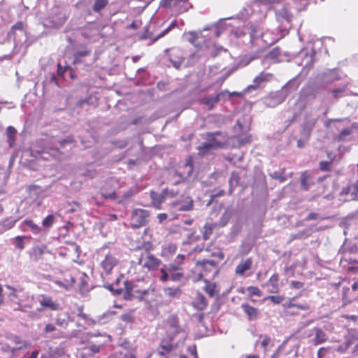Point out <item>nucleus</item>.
Here are the masks:
<instances>
[{
    "label": "nucleus",
    "mask_w": 358,
    "mask_h": 358,
    "mask_svg": "<svg viewBox=\"0 0 358 358\" xmlns=\"http://www.w3.org/2000/svg\"><path fill=\"white\" fill-rule=\"evenodd\" d=\"M331 164V161H321L319 164V168L321 171H330Z\"/></svg>",
    "instance_id": "56"
},
{
    "label": "nucleus",
    "mask_w": 358,
    "mask_h": 358,
    "mask_svg": "<svg viewBox=\"0 0 358 358\" xmlns=\"http://www.w3.org/2000/svg\"><path fill=\"white\" fill-rule=\"evenodd\" d=\"M103 287L111 292L114 296H119L123 293V298L125 300H131L134 298L141 299L148 294V289H138L137 286L131 281L125 280L123 275L117 278L115 283H106Z\"/></svg>",
    "instance_id": "2"
},
{
    "label": "nucleus",
    "mask_w": 358,
    "mask_h": 358,
    "mask_svg": "<svg viewBox=\"0 0 358 358\" xmlns=\"http://www.w3.org/2000/svg\"><path fill=\"white\" fill-rule=\"evenodd\" d=\"M301 80L299 75L289 80L282 87L280 91L286 92L287 90L294 91L299 87Z\"/></svg>",
    "instance_id": "27"
},
{
    "label": "nucleus",
    "mask_w": 358,
    "mask_h": 358,
    "mask_svg": "<svg viewBox=\"0 0 358 358\" xmlns=\"http://www.w3.org/2000/svg\"><path fill=\"white\" fill-rule=\"evenodd\" d=\"M161 348L164 350V352H162V354L165 352H169L171 351L173 346L171 344L167 343L165 341H162L161 343Z\"/></svg>",
    "instance_id": "61"
},
{
    "label": "nucleus",
    "mask_w": 358,
    "mask_h": 358,
    "mask_svg": "<svg viewBox=\"0 0 358 358\" xmlns=\"http://www.w3.org/2000/svg\"><path fill=\"white\" fill-rule=\"evenodd\" d=\"M162 273L159 279L164 282L169 280L176 282L179 280V267L177 265L170 264L160 269Z\"/></svg>",
    "instance_id": "11"
},
{
    "label": "nucleus",
    "mask_w": 358,
    "mask_h": 358,
    "mask_svg": "<svg viewBox=\"0 0 358 358\" xmlns=\"http://www.w3.org/2000/svg\"><path fill=\"white\" fill-rule=\"evenodd\" d=\"M42 154H45L50 152L51 155L56 157L58 154L60 153L58 148H45L43 150L41 151Z\"/></svg>",
    "instance_id": "54"
},
{
    "label": "nucleus",
    "mask_w": 358,
    "mask_h": 358,
    "mask_svg": "<svg viewBox=\"0 0 358 358\" xmlns=\"http://www.w3.org/2000/svg\"><path fill=\"white\" fill-rule=\"evenodd\" d=\"M101 345L92 344L90 346L85 347L84 350L86 351L85 355H89L90 356H92L95 353H97L100 350ZM81 357L84 358V352H80Z\"/></svg>",
    "instance_id": "42"
},
{
    "label": "nucleus",
    "mask_w": 358,
    "mask_h": 358,
    "mask_svg": "<svg viewBox=\"0 0 358 358\" xmlns=\"http://www.w3.org/2000/svg\"><path fill=\"white\" fill-rule=\"evenodd\" d=\"M279 275L278 273L273 274L268 282L264 287L268 288V292L272 294H276L279 292Z\"/></svg>",
    "instance_id": "21"
},
{
    "label": "nucleus",
    "mask_w": 358,
    "mask_h": 358,
    "mask_svg": "<svg viewBox=\"0 0 358 358\" xmlns=\"http://www.w3.org/2000/svg\"><path fill=\"white\" fill-rule=\"evenodd\" d=\"M221 147V143L217 141L214 142H206L203 143L201 145H200L198 149L199 150V153L202 155H204L208 151L214 148H220Z\"/></svg>",
    "instance_id": "31"
},
{
    "label": "nucleus",
    "mask_w": 358,
    "mask_h": 358,
    "mask_svg": "<svg viewBox=\"0 0 358 358\" xmlns=\"http://www.w3.org/2000/svg\"><path fill=\"white\" fill-rule=\"evenodd\" d=\"M313 183V181L309 178V177L306 176L305 174L301 175V185L304 190H308Z\"/></svg>",
    "instance_id": "47"
},
{
    "label": "nucleus",
    "mask_w": 358,
    "mask_h": 358,
    "mask_svg": "<svg viewBox=\"0 0 358 358\" xmlns=\"http://www.w3.org/2000/svg\"><path fill=\"white\" fill-rule=\"evenodd\" d=\"M180 13L187 12L189 9L192 8L191 3L188 0H180Z\"/></svg>",
    "instance_id": "52"
},
{
    "label": "nucleus",
    "mask_w": 358,
    "mask_h": 358,
    "mask_svg": "<svg viewBox=\"0 0 358 358\" xmlns=\"http://www.w3.org/2000/svg\"><path fill=\"white\" fill-rule=\"evenodd\" d=\"M16 222L17 220L13 217H8L5 219L1 223L3 229L8 230L11 229L15 225Z\"/></svg>",
    "instance_id": "49"
},
{
    "label": "nucleus",
    "mask_w": 358,
    "mask_h": 358,
    "mask_svg": "<svg viewBox=\"0 0 358 358\" xmlns=\"http://www.w3.org/2000/svg\"><path fill=\"white\" fill-rule=\"evenodd\" d=\"M252 265V259L251 258H247L245 260H241L236 267V274L238 275L243 276L245 273L251 268Z\"/></svg>",
    "instance_id": "22"
},
{
    "label": "nucleus",
    "mask_w": 358,
    "mask_h": 358,
    "mask_svg": "<svg viewBox=\"0 0 358 358\" xmlns=\"http://www.w3.org/2000/svg\"><path fill=\"white\" fill-rule=\"evenodd\" d=\"M179 290V288H171V287H167L164 289V292L166 295L173 297L176 296Z\"/></svg>",
    "instance_id": "60"
},
{
    "label": "nucleus",
    "mask_w": 358,
    "mask_h": 358,
    "mask_svg": "<svg viewBox=\"0 0 358 358\" xmlns=\"http://www.w3.org/2000/svg\"><path fill=\"white\" fill-rule=\"evenodd\" d=\"M177 22L176 21L172 22L171 24L167 27L166 29H164L162 32H161L159 35L155 36L152 39V43L160 38L161 37L164 36L172 27H175L176 25Z\"/></svg>",
    "instance_id": "57"
},
{
    "label": "nucleus",
    "mask_w": 358,
    "mask_h": 358,
    "mask_svg": "<svg viewBox=\"0 0 358 358\" xmlns=\"http://www.w3.org/2000/svg\"><path fill=\"white\" fill-rule=\"evenodd\" d=\"M241 308L248 315L249 320H255L257 319L259 312L257 308L250 306L248 303H243Z\"/></svg>",
    "instance_id": "24"
},
{
    "label": "nucleus",
    "mask_w": 358,
    "mask_h": 358,
    "mask_svg": "<svg viewBox=\"0 0 358 358\" xmlns=\"http://www.w3.org/2000/svg\"><path fill=\"white\" fill-rule=\"evenodd\" d=\"M150 213L148 210L141 208H136L132 210L129 224L133 229H138L145 226L149 222Z\"/></svg>",
    "instance_id": "7"
},
{
    "label": "nucleus",
    "mask_w": 358,
    "mask_h": 358,
    "mask_svg": "<svg viewBox=\"0 0 358 358\" xmlns=\"http://www.w3.org/2000/svg\"><path fill=\"white\" fill-rule=\"evenodd\" d=\"M193 208V199L188 196L182 195L180 196V211L190 210Z\"/></svg>",
    "instance_id": "32"
},
{
    "label": "nucleus",
    "mask_w": 358,
    "mask_h": 358,
    "mask_svg": "<svg viewBox=\"0 0 358 358\" xmlns=\"http://www.w3.org/2000/svg\"><path fill=\"white\" fill-rule=\"evenodd\" d=\"M169 189H164L162 193L150 192L152 204L156 209H160L162 203L168 197Z\"/></svg>",
    "instance_id": "18"
},
{
    "label": "nucleus",
    "mask_w": 358,
    "mask_h": 358,
    "mask_svg": "<svg viewBox=\"0 0 358 358\" xmlns=\"http://www.w3.org/2000/svg\"><path fill=\"white\" fill-rule=\"evenodd\" d=\"M348 337L352 340H358V331L355 329H349Z\"/></svg>",
    "instance_id": "63"
},
{
    "label": "nucleus",
    "mask_w": 358,
    "mask_h": 358,
    "mask_svg": "<svg viewBox=\"0 0 358 358\" xmlns=\"http://www.w3.org/2000/svg\"><path fill=\"white\" fill-rule=\"evenodd\" d=\"M206 286L204 287L205 292L210 296L213 297L215 294L216 285L214 283H211L207 280H205Z\"/></svg>",
    "instance_id": "48"
},
{
    "label": "nucleus",
    "mask_w": 358,
    "mask_h": 358,
    "mask_svg": "<svg viewBox=\"0 0 358 358\" xmlns=\"http://www.w3.org/2000/svg\"><path fill=\"white\" fill-rule=\"evenodd\" d=\"M55 284L60 287H63L66 290L71 289L76 283V279L71 275L64 278L63 280H56L54 281Z\"/></svg>",
    "instance_id": "25"
},
{
    "label": "nucleus",
    "mask_w": 358,
    "mask_h": 358,
    "mask_svg": "<svg viewBox=\"0 0 358 358\" xmlns=\"http://www.w3.org/2000/svg\"><path fill=\"white\" fill-rule=\"evenodd\" d=\"M17 130L13 126H8L6 129V136L9 145L12 147L15 140Z\"/></svg>",
    "instance_id": "39"
},
{
    "label": "nucleus",
    "mask_w": 358,
    "mask_h": 358,
    "mask_svg": "<svg viewBox=\"0 0 358 358\" xmlns=\"http://www.w3.org/2000/svg\"><path fill=\"white\" fill-rule=\"evenodd\" d=\"M315 50L313 48H305L301 49L294 57L295 63L303 66L300 74L306 75L313 67L315 62Z\"/></svg>",
    "instance_id": "5"
},
{
    "label": "nucleus",
    "mask_w": 358,
    "mask_h": 358,
    "mask_svg": "<svg viewBox=\"0 0 358 358\" xmlns=\"http://www.w3.org/2000/svg\"><path fill=\"white\" fill-rule=\"evenodd\" d=\"M40 303L43 307L49 308L52 310H56L59 308V304L54 302L50 296L43 295L40 300Z\"/></svg>",
    "instance_id": "29"
},
{
    "label": "nucleus",
    "mask_w": 358,
    "mask_h": 358,
    "mask_svg": "<svg viewBox=\"0 0 358 358\" xmlns=\"http://www.w3.org/2000/svg\"><path fill=\"white\" fill-rule=\"evenodd\" d=\"M113 315V312H106L103 313L101 315L97 316L94 319H90L91 325L104 324L110 320Z\"/></svg>",
    "instance_id": "26"
},
{
    "label": "nucleus",
    "mask_w": 358,
    "mask_h": 358,
    "mask_svg": "<svg viewBox=\"0 0 358 358\" xmlns=\"http://www.w3.org/2000/svg\"><path fill=\"white\" fill-rule=\"evenodd\" d=\"M69 15V13L64 8L55 6L48 11L45 17H41V18L45 27L58 29L66 22Z\"/></svg>",
    "instance_id": "4"
},
{
    "label": "nucleus",
    "mask_w": 358,
    "mask_h": 358,
    "mask_svg": "<svg viewBox=\"0 0 358 358\" xmlns=\"http://www.w3.org/2000/svg\"><path fill=\"white\" fill-rule=\"evenodd\" d=\"M313 331L315 333V336L313 338L315 345H320L327 341V336L321 329L315 327Z\"/></svg>",
    "instance_id": "30"
},
{
    "label": "nucleus",
    "mask_w": 358,
    "mask_h": 358,
    "mask_svg": "<svg viewBox=\"0 0 358 358\" xmlns=\"http://www.w3.org/2000/svg\"><path fill=\"white\" fill-rule=\"evenodd\" d=\"M9 39L14 41L13 53L24 55L27 48L31 45L24 24L18 22L14 24L8 33Z\"/></svg>",
    "instance_id": "3"
},
{
    "label": "nucleus",
    "mask_w": 358,
    "mask_h": 358,
    "mask_svg": "<svg viewBox=\"0 0 358 358\" xmlns=\"http://www.w3.org/2000/svg\"><path fill=\"white\" fill-rule=\"evenodd\" d=\"M340 79L341 76L337 73L335 69H328L318 74L317 76V80L324 84L331 83L336 80H339Z\"/></svg>",
    "instance_id": "16"
},
{
    "label": "nucleus",
    "mask_w": 358,
    "mask_h": 358,
    "mask_svg": "<svg viewBox=\"0 0 358 358\" xmlns=\"http://www.w3.org/2000/svg\"><path fill=\"white\" fill-rule=\"evenodd\" d=\"M28 238L27 236H17L13 239V244L15 248L22 250L24 248V240Z\"/></svg>",
    "instance_id": "44"
},
{
    "label": "nucleus",
    "mask_w": 358,
    "mask_h": 358,
    "mask_svg": "<svg viewBox=\"0 0 358 358\" xmlns=\"http://www.w3.org/2000/svg\"><path fill=\"white\" fill-rule=\"evenodd\" d=\"M119 263V259L116 255L108 252L104 255L103 259L101 261L100 266L106 274L110 273L113 268Z\"/></svg>",
    "instance_id": "13"
},
{
    "label": "nucleus",
    "mask_w": 358,
    "mask_h": 358,
    "mask_svg": "<svg viewBox=\"0 0 358 358\" xmlns=\"http://www.w3.org/2000/svg\"><path fill=\"white\" fill-rule=\"evenodd\" d=\"M262 340L260 341V346L264 348V352L267 350V348L273 345L271 338L267 335H262L260 336Z\"/></svg>",
    "instance_id": "45"
},
{
    "label": "nucleus",
    "mask_w": 358,
    "mask_h": 358,
    "mask_svg": "<svg viewBox=\"0 0 358 358\" xmlns=\"http://www.w3.org/2000/svg\"><path fill=\"white\" fill-rule=\"evenodd\" d=\"M90 53V51L88 50H86V49L77 51L74 54V62L75 63L81 62L82 58L89 55Z\"/></svg>",
    "instance_id": "46"
},
{
    "label": "nucleus",
    "mask_w": 358,
    "mask_h": 358,
    "mask_svg": "<svg viewBox=\"0 0 358 358\" xmlns=\"http://www.w3.org/2000/svg\"><path fill=\"white\" fill-rule=\"evenodd\" d=\"M182 173L187 176H190L193 172V159L192 157H189L185 165L183 166Z\"/></svg>",
    "instance_id": "40"
},
{
    "label": "nucleus",
    "mask_w": 358,
    "mask_h": 358,
    "mask_svg": "<svg viewBox=\"0 0 358 358\" xmlns=\"http://www.w3.org/2000/svg\"><path fill=\"white\" fill-rule=\"evenodd\" d=\"M309 138L300 136V138L297 141V147L299 148H303L308 142Z\"/></svg>",
    "instance_id": "62"
},
{
    "label": "nucleus",
    "mask_w": 358,
    "mask_h": 358,
    "mask_svg": "<svg viewBox=\"0 0 358 358\" xmlns=\"http://www.w3.org/2000/svg\"><path fill=\"white\" fill-rule=\"evenodd\" d=\"M44 337L57 339L62 337V332L58 330L55 325L51 323L46 324L43 331Z\"/></svg>",
    "instance_id": "19"
},
{
    "label": "nucleus",
    "mask_w": 358,
    "mask_h": 358,
    "mask_svg": "<svg viewBox=\"0 0 358 358\" xmlns=\"http://www.w3.org/2000/svg\"><path fill=\"white\" fill-rule=\"evenodd\" d=\"M108 3V0H94L92 9L96 13H99Z\"/></svg>",
    "instance_id": "43"
},
{
    "label": "nucleus",
    "mask_w": 358,
    "mask_h": 358,
    "mask_svg": "<svg viewBox=\"0 0 358 358\" xmlns=\"http://www.w3.org/2000/svg\"><path fill=\"white\" fill-rule=\"evenodd\" d=\"M178 52L179 50L176 48L166 49L165 50L166 55L170 62V64H167L168 66L172 65L175 69H179Z\"/></svg>",
    "instance_id": "20"
},
{
    "label": "nucleus",
    "mask_w": 358,
    "mask_h": 358,
    "mask_svg": "<svg viewBox=\"0 0 358 358\" xmlns=\"http://www.w3.org/2000/svg\"><path fill=\"white\" fill-rule=\"evenodd\" d=\"M273 78V74L262 71L252 81V84L248 85L243 91L244 93L250 92L252 90H257L264 88L266 84Z\"/></svg>",
    "instance_id": "8"
},
{
    "label": "nucleus",
    "mask_w": 358,
    "mask_h": 358,
    "mask_svg": "<svg viewBox=\"0 0 358 358\" xmlns=\"http://www.w3.org/2000/svg\"><path fill=\"white\" fill-rule=\"evenodd\" d=\"M197 264L201 265L204 270L210 271L211 268H216L217 263L211 259H203L201 262H198Z\"/></svg>",
    "instance_id": "41"
},
{
    "label": "nucleus",
    "mask_w": 358,
    "mask_h": 358,
    "mask_svg": "<svg viewBox=\"0 0 358 358\" xmlns=\"http://www.w3.org/2000/svg\"><path fill=\"white\" fill-rule=\"evenodd\" d=\"M348 86V83L342 84L339 87L331 90L330 92L334 99H338L345 96V92Z\"/></svg>",
    "instance_id": "36"
},
{
    "label": "nucleus",
    "mask_w": 358,
    "mask_h": 358,
    "mask_svg": "<svg viewBox=\"0 0 358 358\" xmlns=\"http://www.w3.org/2000/svg\"><path fill=\"white\" fill-rule=\"evenodd\" d=\"M183 37L192 44H194L196 40L199 38V34L194 32H190L188 34H184Z\"/></svg>",
    "instance_id": "53"
},
{
    "label": "nucleus",
    "mask_w": 358,
    "mask_h": 358,
    "mask_svg": "<svg viewBox=\"0 0 358 358\" xmlns=\"http://www.w3.org/2000/svg\"><path fill=\"white\" fill-rule=\"evenodd\" d=\"M73 138L71 136L67 137L66 138L58 141V143L62 148H64L66 144H71L73 143Z\"/></svg>",
    "instance_id": "64"
},
{
    "label": "nucleus",
    "mask_w": 358,
    "mask_h": 358,
    "mask_svg": "<svg viewBox=\"0 0 358 358\" xmlns=\"http://www.w3.org/2000/svg\"><path fill=\"white\" fill-rule=\"evenodd\" d=\"M248 291L249 292V293L251 296H260L262 295L261 290L257 287H253V286L248 287Z\"/></svg>",
    "instance_id": "59"
},
{
    "label": "nucleus",
    "mask_w": 358,
    "mask_h": 358,
    "mask_svg": "<svg viewBox=\"0 0 358 358\" xmlns=\"http://www.w3.org/2000/svg\"><path fill=\"white\" fill-rule=\"evenodd\" d=\"M101 196L105 199H114L116 198V193L115 190H112L109 192H105L104 189H101Z\"/></svg>",
    "instance_id": "58"
},
{
    "label": "nucleus",
    "mask_w": 358,
    "mask_h": 358,
    "mask_svg": "<svg viewBox=\"0 0 358 358\" xmlns=\"http://www.w3.org/2000/svg\"><path fill=\"white\" fill-rule=\"evenodd\" d=\"M177 245L174 243H169L164 245L162 250V256L169 258L171 257L177 250Z\"/></svg>",
    "instance_id": "35"
},
{
    "label": "nucleus",
    "mask_w": 358,
    "mask_h": 358,
    "mask_svg": "<svg viewBox=\"0 0 358 358\" xmlns=\"http://www.w3.org/2000/svg\"><path fill=\"white\" fill-rule=\"evenodd\" d=\"M20 228L22 231L31 232L34 235H38L43 231V229L41 227L36 224L32 220L30 219L24 220L21 222Z\"/></svg>",
    "instance_id": "15"
},
{
    "label": "nucleus",
    "mask_w": 358,
    "mask_h": 358,
    "mask_svg": "<svg viewBox=\"0 0 358 358\" xmlns=\"http://www.w3.org/2000/svg\"><path fill=\"white\" fill-rule=\"evenodd\" d=\"M317 121V117L306 116L301 126L300 136L310 138L315 124Z\"/></svg>",
    "instance_id": "14"
},
{
    "label": "nucleus",
    "mask_w": 358,
    "mask_h": 358,
    "mask_svg": "<svg viewBox=\"0 0 358 358\" xmlns=\"http://www.w3.org/2000/svg\"><path fill=\"white\" fill-rule=\"evenodd\" d=\"M284 299L285 297L280 295H271L265 298V300H270L275 304L281 303L284 301Z\"/></svg>",
    "instance_id": "50"
},
{
    "label": "nucleus",
    "mask_w": 358,
    "mask_h": 358,
    "mask_svg": "<svg viewBox=\"0 0 358 358\" xmlns=\"http://www.w3.org/2000/svg\"><path fill=\"white\" fill-rule=\"evenodd\" d=\"M161 261L155 257L153 255L149 254L145 251L138 257L137 263L142 268H147L148 271L155 270L159 266Z\"/></svg>",
    "instance_id": "9"
},
{
    "label": "nucleus",
    "mask_w": 358,
    "mask_h": 358,
    "mask_svg": "<svg viewBox=\"0 0 358 358\" xmlns=\"http://www.w3.org/2000/svg\"><path fill=\"white\" fill-rule=\"evenodd\" d=\"M50 252L48 250L45 245H39L34 246L29 252V257L34 262H38L43 258V255Z\"/></svg>",
    "instance_id": "17"
},
{
    "label": "nucleus",
    "mask_w": 358,
    "mask_h": 358,
    "mask_svg": "<svg viewBox=\"0 0 358 358\" xmlns=\"http://www.w3.org/2000/svg\"><path fill=\"white\" fill-rule=\"evenodd\" d=\"M239 175L238 173L233 171L231 174V177L229 180V192L230 194H232L234 189L238 185L239 183Z\"/></svg>",
    "instance_id": "38"
},
{
    "label": "nucleus",
    "mask_w": 358,
    "mask_h": 358,
    "mask_svg": "<svg viewBox=\"0 0 358 358\" xmlns=\"http://www.w3.org/2000/svg\"><path fill=\"white\" fill-rule=\"evenodd\" d=\"M287 92L278 91L264 98L263 103L268 108H275L286 99Z\"/></svg>",
    "instance_id": "12"
},
{
    "label": "nucleus",
    "mask_w": 358,
    "mask_h": 358,
    "mask_svg": "<svg viewBox=\"0 0 358 358\" xmlns=\"http://www.w3.org/2000/svg\"><path fill=\"white\" fill-rule=\"evenodd\" d=\"M215 95H216V97H217L218 102H220V101L225 102L227 100L229 99L228 90L222 91Z\"/></svg>",
    "instance_id": "55"
},
{
    "label": "nucleus",
    "mask_w": 358,
    "mask_h": 358,
    "mask_svg": "<svg viewBox=\"0 0 358 358\" xmlns=\"http://www.w3.org/2000/svg\"><path fill=\"white\" fill-rule=\"evenodd\" d=\"M266 58L271 60H275L276 62H281L282 59V51L279 48H275L268 52Z\"/></svg>",
    "instance_id": "37"
},
{
    "label": "nucleus",
    "mask_w": 358,
    "mask_h": 358,
    "mask_svg": "<svg viewBox=\"0 0 358 358\" xmlns=\"http://www.w3.org/2000/svg\"><path fill=\"white\" fill-rule=\"evenodd\" d=\"M340 198L343 201L358 200V181L343 187L340 192Z\"/></svg>",
    "instance_id": "10"
},
{
    "label": "nucleus",
    "mask_w": 358,
    "mask_h": 358,
    "mask_svg": "<svg viewBox=\"0 0 358 358\" xmlns=\"http://www.w3.org/2000/svg\"><path fill=\"white\" fill-rule=\"evenodd\" d=\"M59 217V215L58 213H53L43 218L42 221V228L43 231H45V233L57 222Z\"/></svg>",
    "instance_id": "23"
},
{
    "label": "nucleus",
    "mask_w": 358,
    "mask_h": 358,
    "mask_svg": "<svg viewBox=\"0 0 358 358\" xmlns=\"http://www.w3.org/2000/svg\"><path fill=\"white\" fill-rule=\"evenodd\" d=\"M187 350L189 353V357H187L186 355H181L180 358H198L196 348L195 345H192L187 348Z\"/></svg>",
    "instance_id": "51"
},
{
    "label": "nucleus",
    "mask_w": 358,
    "mask_h": 358,
    "mask_svg": "<svg viewBox=\"0 0 358 358\" xmlns=\"http://www.w3.org/2000/svg\"><path fill=\"white\" fill-rule=\"evenodd\" d=\"M357 128V124L355 123L352 124L350 127H347L343 129L338 134L334 136V139L336 141H345L347 139V137L350 136L353 129Z\"/></svg>",
    "instance_id": "28"
},
{
    "label": "nucleus",
    "mask_w": 358,
    "mask_h": 358,
    "mask_svg": "<svg viewBox=\"0 0 358 358\" xmlns=\"http://www.w3.org/2000/svg\"><path fill=\"white\" fill-rule=\"evenodd\" d=\"M48 352L52 358L62 357L65 354V350L63 344H60L57 347H50Z\"/></svg>",
    "instance_id": "33"
},
{
    "label": "nucleus",
    "mask_w": 358,
    "mask_h": 358,
    "mask_svg": "<svg viewBox=\"0 0 358 358\" xmlns=\"http://www.w3.org/2000/svg\"><path fill=\"white\" fill-rule=\"evenodd\" d=\"M236 38H245L244 43H250L252 46H258L265 48L274 44L278 41V38L273 36V33L263 32L261 27L254 22H250L242 28H238L233 31Z\"/></svg>",
    "instance_id": "1"
},
{
    "label": "nucleus",
    "mask_w": 358,
    "mask_h": 358,
    "mask_svg": "<svg viewBox=\"0 0 358 358\" xmlns=\"http://www.w3.org/2000/svg\"><path fill=\"white\" fill-rule=\"evenodd\" d=\"M201 103L206 105L208 110H212L215 104L218 103L217 97L216 95H210L204 96L201 99Z\"/></svg>",
    "instance_id": "34"
},
{
    "label": "nucleus",
    "mask_w": 358,
    "mask_h": 358,
    "mask_svg": "<svg viewBox=\"0 0 358 358\" xmlns=\"http://www.w3.org/2000/svg\"><path fill=\"white\" fill-rule=\"evenodd\" d=\"M231 18L232 17L220 19L216 23L206 26L202 31L199 33V35L204 38L205 42L211 40L213 38H218L227 26L224 20Z\"/></svg>",
    "instance_id": "6"
}]
</instances>
